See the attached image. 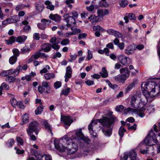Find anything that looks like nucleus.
Instances as JSON below:
<instances>
[{"instance_id":"obj_51","label":"nucleus","mask_w":160,"mask_h":160,"mask_svg":"<svg viewBox=\"0 0 160 160\" xmlns=\"http://www.w3.org/2000/svg\"><path fill=\"white\" fill-rule=\"evenodd\" d=\"M99 3V6L101 7H108L109 6V4L106 2H103Z\"/></svg>"},{"instance_id":"obj_43","label":"nucleus","mask_w":160,"mask_h":160,"mask_svg":"<svg viewBox=\"0 0 160 160\" xmlns=\"http://www.w3.org/2000/svg\"><path fill=\"white\" fill-rule=\"evenodd\" d=\"M30 51V49L26 47H24L21 49V52L23 54L28 53Z\"/></svg>"},{"instance_id":"obj_2","label":"nucleus","mask_w":160,"mask_h":160,"mask_svg":"<svg viewBox=\"0 0 160 160\" xmlns=\"http://www.w3.org/2000/svg\"><path fill=\"white\" fill-rule=\"evenodd\" d=\"M115 119L114 117L110 115L103 117L102 119L92 120L88 126V130L94 129V130H95L98 122H99L103 127H109L114 122Z\"/></svg>"},{"instance_id":"obj_62","label":"nucleus","mask_w":160,"mask_h":160,"mask_svg":"<svg viewBox=\"0 0 160 160\" xmlns=\"http://www.w3.org/2000/svg\"><path fill=\"white\" fill-rule=\"evenodd\" d=\"M24 7V6L22 4H20L18 6H17L16 8L15 9L17 11H19L22 9L23 7Z\"/></svg>"},{"instance_id":"obj_1","label":"nucleus","mask_w":160,"mask_h":160,"mask_svg":"<svg viewBox=\"0 0 160 160\" xmlns=\"http://www.w3.org/2000/svg\"><path fill=\"white\" fill-rule=\"evenodd\" d=\"M142 90L147 102L150 101L151 98L160 95V84L156 85L154 82H143Z\"/></svg>"},{"instance_id":"obj_6","label":"nucleus","mask_w":160,"mask_h":160,"mask_svg":"<svg viewBox=\"0 0 160 160\" xmlns=\"http://www.w3.org/2000/svg\"><path fill=\"white\" fill-rule=\"evenodd\" d=\"M42 85L39 86L38 88V90L39 93H42L44 92L47 94L51 93V87L46 81H43Z\"/></svg>"},{"instance_id":"obj_20","label":"nucleus","mask_w":160,"mask_h":160,"mask_svg":"<svg viewBox=\"0 0 160 160\" xmlns=\"http://www.w3.org/2000/svg\"><path fill=\"white\" fill-rule=\"evenodd\" d=\"M20 20V18L17 15L10 17L8 18L9 24L16 23Z\"/></svg>"},{"instance_id":"obj_15","label":"nucleus","mask_w":160,"mask_h":160,"mask_svg":"<svg viewBox=\"0 0 160 160\" xmlns=\"http://www.w3.org/2000/svg\"><path fill=\"white\" fill-rule=\"evenodd\" d=\"M61 120L64 122L65 125L68 126H70L73 122V120L69 116H61Z\"/></svg>"},{"instance_id":"obj_29","label":"nucleus","mask_w":160,"mask_h":160,"mask_svg":"<svg viewBox=\"0 0 160 160\" xmlns=\"http://www.w3.org/2000/svg\"><path fill=\"white\" fill-rule=\"evenodd\" d=\"M126 132V130L124 127L122 126L120 127L118 131V134L121 138L123 137L124 133Z\"/></svg>"},{"instance_id":"obj_50","label":"nucleus","mask_w":160,"mask_h":160,"mask_svg":"<svg viewBox=\"0 0 160 160\" xmlns=\"http://www.w3.org/2000/svg\"><path fill=\"white\" fill-rule=\"evenodd\" d=\"M14 143V141L13 139L9 140L8 142L7 145L9 147H12Z\"/></svg>"},{"instance_id":"obj_55","label":"nucleus","mask_w":160,"mask_h":160,"mask_svg":"<svg viewBox=\"0 0 160 160\" xmlns=\"http://www.w3.org/2000/svg\"><path fill=\"white\" fill-rule=\"evenodd\" d=\"M115 31V30L112 29H110L107 30L106 32L108 34L110 35H114Z\"/></svg>"},{"instance_id":"obj_35","label":"nucleus","mask_w":160,"mask_h":160,"mask_svg":"<svg viewBox=\"0 0 160 160\" xmlns=\"http://www.w3.org/2000/svg\"><path fill=\"white\" fill-rule=\"evenodd\" d=\"M17 60L16 56H12L9 59V62L10 64H13L15 63Z\"/></svg>"},{"instance_id":"obj_23","label":"nucleus","mask_w":160,"mask_h":160,"mask_svg":"<svg viewBox=\"0 0 160 160\" xmlns=\"http://www.w3.org/2000/svg\"><path fill=\"white\" fill-rule=\"evenodd\" d=\"M137 111V109L128 108L125 109L124 111V114H132L136 112Z\"/></svg>"},{"instance_id":"obj_21","label":"nucleus","mask_w":160,"mask_h":160,"mask_svg":"<svg viewBox=\"0 0 160 160\" xmlns=\"http://www.w3.org/2000/svg\"><path fill=\"white\" fill-rule=\"evenodd\" d=\"M98 16L100 17H103L106 15H108L109 14L108 11V9H106L104 11L102 9H98L97 11Z\"/></svg>"},{"instance_id":"obj_3","label":"nucleus","mask_w":160,"mask_h":160,"mask_svg":"<svg viewBox=\"0 0 160 160\" xmlns=\"http://www.w3.org/2000/svg\"><path fill=\"white\" fill-rule=\"evenodd\" d=\"M54 143L55 148L59 150L60 152H64L66 150L68 155L74 156L72 159L76 158V156L75 155L78 148V146L76 143H72V144L68 147H61L59 144L57 140H54Z\"/></svg>"},{"instance_id":"obj_38","label":"nucleus","mask_w":160,"mask_h":160,"mask_svg":"<svg viewBox=\"0 0 160 160\" xmlns=\"http://www.w3.org/2000/svg\"><path fill=\"white\" fill-rule=\"evenodd\" d=\"M147 111L149 113L153 112L154 111V107L152 105H150L148 108Z\"/></svg>"},{"instance_id":"obj_61","label":"nucleus","mask_w":160,"mask_h":160,"mask_svg":"<svg viewBox=\"0 0 160 160\" xmlns=\"http://www.w3.org/2000/svg\"><path fill=\"white\" fill-rule=\"evenodd\" d=\"M134 84L132 83L130 84L127 87L126 90L128 91L132 89L134 86Z\"/></svg>"},{"instance_id":"obj_47","label":"nucleus","mask_w":160,"mask_h":160,"mask_svg":"<svg viewBox=\"0 0 160 160\" xmlns=\"http://www.w3.org/2000/svg\"><path fill=\"white\" fill-rule=\"evenodd\" d=\"M116 110L118 112H121L124 109V107L122 105L117 106L115 108Z\"/></svg>"},{"instance_id":"obj_7","label":"nucleus","mask_w":160,"mask_h":160,"mask_svg":"<svg viewBox=\"0 0 160 160\" xmlns=\"http://www.w3.org/2000/svg\"><path fill=\"white\" fill-rule=\"evenodd\" d=\"M39 123L36 121L31 122L29 124L28 128L27 130V132H35L37 135L38 133Z\"/></svg>"},{"instance_id":"obj_24","label":"nucleus","mask_w":160,"mask_h":160,"mask_svg":"<svg viewBox=\"0 0 160 160\" xmlns=\"http://www.w3.org/2000/svg\"><path fill=\"white\" fill-rule=\"evenodd\" d=\"M119 61L122 64L125 65L127 63V58L124 55H120L118 57Z\"/></svg>"},{"instance_id":"obj_56","label":"nucleus","mask_w":160,"mask_h":160,"mask_svg":"<svg viewBox=\"0 0 160 160\" xmlns=\"http://www.w3.org/2000/svg\"><path fill=\"white\" fill-rule=\"evenodd\" d=\"M41 22L43 24H45L46 25V24H48L49 23H51V21L50 20L46 19H43L42 20Z\"/></svg>"},{"instance_id":"obj_5","label":"nucleus","mask_w":160,"mask_h":160,"mask_svg":"<svg viewBox=\"0 0 160 160\" xmlns=\"http://www.w3.org/2000/svg\"><path fill=\"white\" fill-rule=\"evenodd\" d=\"M144 141L146 145L150 146L155 145L157 143L158 140L156 138V135L152 130L150 131Z\"/></svg>"},{"instance_id":"obj_33","label":"nucleus","mask_w":160,"mask_h":160,"mask_svg":"<svg viewBox=\"0 0 160 160\" xmlns=\"http://www.w3.org/2000/svg\"><path fill=\"white\" fill-rule=\"evenodd\" d=\"M93 29L95 32L99 31L101 32H103L104 30L99 25L94 26L93 27Z\"/></svg>"},{"instance_id":"obj_34","label":"nucleus","mask_w":160,"mask_h":160,"mask_svg":"<svg viewBox=\"0 0 160 160\" xmlns=\"http://www.w3.org/2000/svg\"><path fill=\"white\" fill-rule=\"evenodd\" d=\"M70 88H66L62 90L60 93V95H63L65 96L67 95L70 92Z\"/></svg>"},{"instance_id":"obj_14","label":"nucleus","mask_w":160,"mask_h":160,"mask_svg":"<svg viewBox=\"0 0 160 160\" xmlns=\"http://www.w3.org/2000/svg\"><path fill=\"white\" fill-rule=\"evenodd\" d=\"M28 160H35L32 157H29ZM37 160H52L51 156L46 154L43 155H39L38 157Z\"/></svg>"},{"instance_id":"obj_11","label":"nucleus","mask_w":160,"mask_h":160,"mask_svg":"<svg viewBox=\"0 0 160 160\" xmlns=\"http://www.w3.org/2000/svg\"><path fill=\"white\" fill-rule=\"evenodd\" d=\"M140 102L139 98L137 95H134L132 97L130 104L132 107L137 108L139 107Z\"/></svg>"},{"instance_id":"obj_19","label":"nucleus","mask_w":160,"mask_h":160,"mask_svg":"<svg viewBox=\"0 0 160 160\" xmlns=\"http://www.w3.org/2000/svg\"><path fill=\"white\" fill-rule=\"evenodd\" d=\"M42 123L44 126L45 129L48 132H50L52 135V136L53 133L52 132V128L50 125L47 122V121L45 120H43Z\"/></svg>"},{"instance_id":"obj_17","label":"nucleus","mask_w":160,"mask_h":160,"mask_svg":"<svg viewBox=\"0 0 160 160\" xmlns=\"http://www.w3.org/2000/svg\"><path fill=\"white\" fill-rule=\"evenodd\" d=\"M112 123L111 126L109 127H102V131L105 135L107 136H110L112 134V129L110 128L112 126Z\"/></svg>"},{"instance_id":"obj_4","label":"nucleus","mask_w":160,"mask_h":160,"mask_svg":"<svg viewBox=\"0 0 160 160\" xmlns=\"http://www.w3.org/2000/svg\"><path fill=\"white\" fill-rule=\"evenodd\" d=\"M120 72L122 75H118L115 77V80L119 82H124L129 76V71L127 68H122L120 69Z\"/></svg>"},{"instance_id":"obj_36","label":"nucleus","mask_w":160,"mask_h":160,"mask_svg":"<svg viewBox=\"0 0 160 160\" xmlns=\"http://www.w3.org/2000/svg\"><path fill=\"white\" fill-rule=\"evenodd\" d=\"M50 69V67L48 65H47L45 66V67L44 68H43L40 71V73L41 74H42L46 73L48 72V70Z\"/></svg>"},{"instance_id":"obj_30","label":"nucleus","mask_w":160,"mask_h":160,"mask_svg":"<svg viewBox=\"0 0 160 160\" xmlns=\"http://www.w3.org/2000/svg\"><path fill=\"white\" fill-rule=\"evenodd\" d=\"M16 79L15 77L12 76H8L5 79L6 82H8L10 83L14 82Z\"/></svg>"},{"instance_id":"obj_39","label":"nucleus","mask_w":160,"mask_h":160,"mask_svg":"<svg viewBox=\"0 0 160 160\" xmlns=\"http://www.w3.org/2000/svg\"><path fill=\"white\" fill-rule=\"evenodd\" d=\"M128 3V2L126 0H122L120 2H119V5L121 7H125L127 5Z\"/></svg>"},{"instance_id":"obj_22","label":"nucleus","mask_w":160,"mask_h":160,"mask_svg":"<svg viewBox=\"0 0 160 160\" xmlns=\"http://www.w3.org/2000/svg\"><path fill=\"white\" fill-rule=\"evenodd\" d=\"M49 18L56 22H59L61 19V17L57 14H51L49 16Z\"/></svg>"},{"instance_id":"obj_52","label":"nucleus","mask_w":160,"mask_h":160,"mask_svg":"<svg viewBox=\"0 0 160 160\" xmlns=\"http://www.w3.org/2000/svg\"><path fill=\"white\" fill-rule=\"evenodd\" d=\"M61 82H56L54 84V86L56 89H58L59 88L61 87Z\"/></svg>"},{"instance_id":"obj_59","label":"nucleus","mask_w":160,"mask_h":160,"mask_svg":"<svg viewBox=\"0 0 160 160\" xmlns=\"http://www.w3.org/2000/svg\"><path fill=\"white\" fill-rule=\"evenodd\" d=\"M87 35V34L86 33H81L79 35L78 38L79 39H82L85 38Z\"/></svg>"},{"instance_id":"obj_16","label":"nucleus","mask_w":160,"mask_h":160,"mask_svg":"<svg viewBox=\"0 0 160 160\" xmlns=\"http://www.w3.org/2000/svg\"><path fill=\"white\" fill-rule=\"evenodd\" d=\"M135 50V46L134 45H131L128 46L125 49V53L128 55L133 54Z\"/></svg>"},{"instance_id":"obj_31","label":"nucleus","mask_w":160,"mask_h":160,"mask_svg":"<svg viewBox=\"0 0 160 160\" xmlns=\"http://www.w3.org/2000/svg\"><path fill=\"white\" fill-rule=\"evenodd\" d=\"M59 42H56L51 44L48 43V45L50 46L51 48L56 50H58L60 48V46L58 45Z\"/></svg>"},{"instance_id":"obj_58","label":"nucleus","mask_w":160,"mask_h":160,"mask_svg":"<svg viewBox=\"0 0 160 160\" xmlns=\"http://www.w3.org/2000/svg\"><path fill=\"white\" fill-rule=\"evenodd\" d=\"M75 34V33L72 32H67L64 34V35L65 37L67 38L71 35Z\"/></svg>"},{"instance_id":"obj_45","label":"nucleus","mask_w":160,"mask_h":160,"mask_svg":"<svg viewBox=\"0 0 160 160\" xmlns=\"http://www.w3.org/2000/svg\"><path fill=\"white\" fill-rule=\"evenodd\" d=\"M113 36L115 37L120 38H121L122 37V35L121 33L115 30Z\"/></svg>"},{"instance_id":"obj_18","label":"nucleus","mask_w":160,"mask_h":160,"mask_svg":"<svg viewBox=\"0 0 160 160\" xmlns=\"http://www.w3.org/2000/svg\"><path fill=\"white\" fill-rule=\"evenodd\" d=\"M136 19L135 15L132 13H127L124 18L126 23H128L129 22V19L130 20H135Z\"/></svg>"},{"instance_id":"obj_54","label":"nucleus","mask_w":160,"mask_h":160,"mask_svg":"<svg viewBox=\"0 0 160 160\" xmlns=\"http://www.w3.org/2000/svg\"><path fill=\"white\" fill-rule=\"evenodd\" d=\"M88 55L87 56V58L88 60H90L92 58V56L91 51L89 50H88Z\"/></svg>"},{"instance_id":"obj_27","label":"nucleus","mask_w":160,"mask_h":160,"mask_svg":"<svg viewBox=\"0 0 160 160\" xmlns=\"http://www.w3.org/2000/svg\"><path fill=\"white\" fill-rule=\"evenodd\" d=\"M88 18L91 22H97L99 20L98 16H96L94 15H91Z\"/></svg>"},{"instance_id":"obj_26","label":"nucleus","mask_w":160,"mask_h":160,"mask_svg":"<svg viewBox=\"0 0 160 160\" xmlns=\"http://www.w3.org/2000/svg\"><path fill=\"white\" fill-rule=\"evenodd\" d=\"M27 37L25 36H19L16 39V41L19 43H23L26 40Z\"/></svg>"},{"instance_id":"obj_13","label":"nucleus","mask_w":160,"mask_h":160,"mask_svg":"<svg viewBox=\"0 0 160 160\" xmlns=\"http://www.w3.org/2000/svg\"><path fill=\"white\" fill-rule=\"evenodd\" d=\"M66 70V72L64 77L65 78V81L67 82L68 81L69 79L71 77L72 70L70 66L67 67Z\"/></svg>"},{"instance_id":"obj_49","label":"nucleus","mask_w":160,"mask_h":160,"mask_svg":"<svg viewBox=\"0 0 160 160\" xmlns=\"http://www.w3.org/2000/svg\"><path fill=\"white\" fill-rule=\"evenodd\" d=\"M17 105L18 108L21 109H23L25 108V106L23 104L22 102L21 101L18 102Z\"/></svg>"},{"instance_id":"obj_41","label":"nucleus","mask_w":160,"mask_h":160,"mask_svg":"<svg viewBox=\"0 0 160 160\" xmlns=\"http://www.w3.org/2000/svg\"><path fill=\"white\" fill-rule=\"evenodd\" d=\"M12 52L14 56H15L17 58L19 56V50L17 48H15L12 50Z\"/></svg>"},{"instance_id":"obj_60","label":"nucleus","mask_w":160,"mask_h":160,"mask_svg":"<svg viewBox=\"0 0 160 160\" xmlns=\"http://www.w3.org/2000/svg\"><path fill=\"white\" fill-rule=\"evenodd\" d=\"M33 36L34 39L36 40H38L40 39V37L39 36V34L38 33H34L33 35Z\"/></svg>"},{"instance_id":"obj_63","label":"nucleus","mask_w":160,"mask_h":160,"mask_svg":"<svg viewBox=\"0 0 160 160\" xmlns=\"http://www.w3.org/2000/svg\"><path fill=\"white\" fill-rule=\"evenodd\" d=\"M85 83L88 86H91L93 84L94 82L92 80H88L85 81Z\"/></svg>"},{"instance_id":"obj_37","label":"nucleus","mask_w":160,"mask_h":160,"mask_svg":"<svg viewBox=\"0 0 160 160\" xmlns=\"http://www.w3.org/2000/svg\"><path fill=\"white\" fill-rule=\"evenodd\" d=\"M43 109V108L41 106L38 107L35 111V114L36 115H38L41 114L42 112Z\"/></svg>"},{"instance_id":"obj_25","label":"nucleus","mask_w":160,"mask_h":160,"mask_svg":"<svg viewBox=\"0 0 160 160\" xmlns=\"http://www.w3.org/2000/svg\"><path fill=\"white\" fill-rule=\"evenodd\" d=\"M44 77L46 80H49L55 78V75L53 73H47L44 75Z\"/></svg>"},{"instance_id":"obj_10","label":"nucleus","mask_w":160,"mask_h":160,"mask_svg":"<svg viewBox=\"0 0 160 160\" xmlns=\"http://www.w3.org/2000/svg\"><path fill=\"white\" fill-rule=\"evenodd\" d=\"M69 14L66 13L63 16L64 20L67 23V26L68 27H70L72 24H74L76 23L75 19L73 17L69 16Z\"/></svg>"},{"instance_id":"obj_64","label":"nucleus","mask_w":160,"mask_h":160,"mask_svg":"<svg viewBox=\"0 0 160 160\" xmlns=\"http://www.w3.org/2000/svg\"><path fill=\"white\" fill-rule=\"evenodd\" d=\"M17 142L21 145L23 144V141L22 138L20 137H18L17 138Z\"/></svg>"},{"instance_id":"obj_8","label":"nucleus","mask_w":160,"mask_h":160,"mask_svg":"<svg viewBox=\"0 0 160 160\" xmlns=\"http://www.w3.org/2000/svg\"><path fill=\"white\" fill-rule=\"evenodd\" d=\"M73 143L74 142H72V140L67 135H65L60 139V142L59 144L61 147L66 146L68 147Z\"/></svg>"},{"instance_id":"obj_32","label":"nucleus","mask_w":160,"mask_h":160,"mask_svg":"<svg viewBox=\"0 0 160 160\" xmlns=\"http://www.w3.org/2000/svg\"><path fill=\"white\" fill-rule=\"evenodd\" d=\"M12 73L10 70L4 71L1 72L0 75L2 77H6L8 75L12 74Z\"/></svg>"},{"instance_id":"obj_44","label":"nucleus","mask_w":160,"mask_h":160,"mask_svg":"<svg viewBox=\"0 0 160 160\" xmlns=\"http://www.w3.org/2000/svg\"><path fill=\"white\" fill-rule=\"evenodd\" d=\"M33 132H27L28 134L30 137V139L31 140L34 141L36 140V138L32 134Z\"/></svg>"},{"instance_id":"obj_40","label":"nucleus","mask_w":160,"mask_h":160,"mask_svg":"<svg viewBox=\"0 0 160 160\" xmlns=\"http://www.w3.org/2000/svg\"><path fill=\"white\" fill-rule=\"evenodd\" d=\"M38 27L40 29L44 30L46 27V25L45 24L42 23H38L37 25Z\"/></svg>"},{"instance_id":"obj_28","label":"nucleus","mask_w":160,"mask_h":160,"mask_svg":"<svg viewBox=\"0 0 160 160\" xmlns=\"http://www.w3.org/2000/svg\"><path fill=\"white\" fill-rule=\"evenodd\" d=\"M102 72H100L101 76L103 78H107L108 76V73L107 70L104 67L102 68Z\"/></svg>"},{"instance_id":"obj_48","label":"nucleus","mask_w":160,"mask_h":160,"mask_svg":"<svg viewBox=\"0 0 160 160\" xmlns=\"http://www.w3.org/2000/svg\"><path fill=\"white\" fill-rule=\"evenodd\" d=\"M11 104L12 106L14 107L18 103L17 101L14 98H12L10 100Z\"/></svg>"},{"instance_id":"obj_53","label":"nucleus","mask_w":160,"mask_h":160,"mask_svg":"<svg viewBox=\"0 0 160 160\" xmlns=\"http://www.w3.org/2000/svg\"><path fill=\"white\" fill-rule=\"evenodd\" d=\"M0 87H2V89L4 88L6 90H8L9 88V86L5 82L3 83Z\"/></svg>"},{"instance_id":"obj_42","label":"nucleus","mask_w":160,"mask_h":160,"mask_svg":"<svg viewBox=\"0 0 160 160\" xmlns=\"http://www.w3.org/2000/svg\"><path fill=\"white\" fill-rule=\"evenodd\" d=\"M69 42V40L68 39H65L63 40L61 42V44L63 46L66 45L68 44Z\"/></svg>"},{"instance_id":"obj_57","label":"nucleus","mask_w":160,"mask_h":160,"mask_svg":"<svg viewBox=\"0 0 160 160\" xmlns=\"http://www.w3.org/2000/svg\"><path fill=\"white\" fill-rule=\"evenodd\" d=\"M93 130H94V129H91L89 130V131L91 135L93 137L96 138L97 137L98 135L97 133L94 132Z\"/></svg>"},{"instance_id":"obj_46","label":"nucleus","mask_w":160,"mask_h":160,"mask_svg":"<svg viewBox=\"0 0 160 160\" xmlns=\"http://www.w3.org/2000/svg\"><path fill=\"white\" fill-rule=\"evenodd\" d=\"M37 10L39 12H41L42 11L43 9V7L42 5L39 4H37L36 7Z\"/></svg>"},{"instance_id":"obj_9","label":"nucleus","mask_w":160,"mask_h":160,"mask_svg":"<svg viewBox=\"0 0 160 160\" xmlns=\"http://www.w3.org/2000/svg\"><path fill=\"white\" fill-rule=\"evenodd\" d=\"M137 154L135 150H132L129 152L124 154V160H136Z\"/></svg>"},{"instance_id":"obj_12","label":"nucleus","mask_w":160,"mask_h":160,"mask_svg":"<svg viewBox=\"0 0 160 160\" xmlns=\"http://www.w3.org/2000/svg\"><path fill=\"white\" fill-rule=\"evenodd\" d=\"M75 134L77 137H79L81 139L85 141L87 143L90 141V140L88 138L84 136L82 132V129H81L76 131Z\"/></svg>"}]
</instances>
